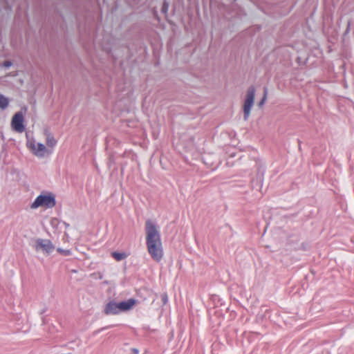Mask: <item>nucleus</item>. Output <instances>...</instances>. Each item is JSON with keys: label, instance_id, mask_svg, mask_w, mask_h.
I'll return each instance as SVG.
<instances>
[{"label": "nucleus", "instance_id": "nucleus-1", "mask_svg": "<svg viewBox=\"0 0 354 354\" xmlns=\"http://www.w3.org/2000/svg\"><path fill=\"white\" fill-rule=\"evenodd\" d=\"M26 147L37 158H44L50 155L57 145L53 133L47 128L37 133L34 137L26 135Z\"/></svg>", "mask_w": 354, "mask_h": 354}, {"label": "nucleus", "instance_id": "nucleus-2", "mask_svg": "<svg viewBox=\"0 0 354 354\" xmlns=\"http://www.w3.org/2000/svg\"><path fill=\"white\" fill-rule=\"evenodd\" d=\"M138 304V301L134 298H129L127 300L110 301L105 308V313L107 315H117L122 312H128L133 309Z\"/></svg>", "mask_w": 354, "mask_h": 354}, {"label": "nucleus", "instance_id": "nucleus-3", "mask_svg": "<svg viewBox=\"0 0 354 354\" xmlns=\"http://www.w3.org/2000/svg\"><path fill=\"white\" fill-rule=\"evenodd\" d=\"M55 205V195L52 192H43L30 205V208L32 210L38 208L51 209Z\"/></svg>", "mask_w": 354, "mask_h": 354}, {"label": "nucleus", "instance_id": "nucleus-4", "mask_svg": "<svg viewBox=\"0 0 354 354\" xmlns=\"http://www.w3.org/2000/svg\"><path fill=\"white\" fill-rule=\"evenodd\" d=\"M69 227L68 223L62 221L57 218H50L43 225V228L49 237L57 235L62 230H66Z\"/></svg>", "mask_w": 354, "mask_h": 354}, {"label": "nucleus", "instance_id": "nucleus-5", "mask_svg": "<svg viewBox=\"0 0 354 354\" xmlns=\"http://www.w3.org/2000/svg\"><path fill=\"white\" fill-rule=\"evenodd\" d=\"M145 239L147 250L153 258L155 257V222L149 219L145 223Z\"/></svg>", "mask_w": 354, "mask_h": 354}, {"label": "nucleus", "instance_id": "nucleus-6", "mask_svg": "<svg viewBox=\"0 0 354 354\" xmlns=\"http://www.w3.org/2000/svg\"><path fill=\"white\" fill-rule=\"evenodd\" d=\"M33 247L36 252L49 255L55 250V245L49 239L36 238L33 241Z\"/></svg>", "mask_w": 354, "mask_h": 354}, {"label": "nucleus", "instance_id": "nucleus-7", "mask_svg": "<svg viewBox=\"0 0 354 354\" xmlns=\"http://www.w3.org/2000/svg\"><path fill=\"white\" fill-rule=\"evenodd\" d=\"M12 130L17 133H22L25 130L24 113L19 111L12 116L10 123Z\"/></svg>", "mask_w": 354, "mask_h": 354}, {"label": "nucleus", "instance_id": "nucleus-8", "mask_svg": "<svg viewBox=\"0 0 354 354\" xmlns=\"http://www.w3.org/2000/svg\"><path fill=\"white\" fill-rule=\"evenodd\" d=\"M255 88L253 86L249 88L247 92L246 99L243 105L244 120H247L250 114L251 108L254 104Z\"/></svg>", "mask_w": 354, "mask_h": 354}, {"label": "nucleus", "instance_id": "nucleus-9", "mask_svg": "<svg viewBox=\"0 0 354 354\" xmlns=\"http://www.w3.org/2000/svg\"><path fill=\"white\" fill-rule=\"evenodd\" d=\"M111 256L117 261H122L125 259H127L129 256V254L126 252H113L111 253Z\"/></svg>", "mask_w": 354, "mask_h": 354}, {"label": "nucleus", "instance_id": "nucleus-10", "mask_svg": "<svg viewBox=\"0 0 354 354\" xmlns=\"http://www.w3.org/2000/svg\"><path fill=\"white\" fill-rule=\"evenodd\" d=\"M55 250L62 257H68L72 255V251L68 248L55 247Z\"/></svg>", "mask_w": 354, "mask_h": 354}, {"label": "nucleus", "instance_id": "nucleus-11", "mask_svg": "<svg viewBox=\"0 0 354 354\" xmlns=\"http://www.w3.org/2000/svg\"><path fill=\"white\" fill-rule=\"evenodd\" d=\"M9 104V100L8 97L4 96L2 94H0V109H5L8 107Z\"/></svg>", "mask_w": 354, "mask_h": 354}, {"label": "nucleus", "instance_id": "nucleus-12", "mask_svg": "<svg viewBox=\"0 0 354 354\" xmlns=\"http://www.w3.org/2000/svg\"><path fill=\"white\" fill-rule=\"evenodd\" d=\"M162 256H163L162 249L161 248L158 247V245L156 244V261H158L160 259H162Z\"/></svg>", "mask_w": 354, "mask_h": 354}, {"label": "nucleus", "instance_id": "nucleus-13", "mask_svg": "<svg viewBox=\"0 0 354 354\" xmlns=\"http://www.w3.org/2000/svg\"><path fill=\"white\" fill-rule=\"evenodd\" d=\"M267 95H268V90H267L266 88H265L263 98L259 102V107H261L264 104V103H265V102L266 101V99H267Z\"/></svg>", "mask_w": 354, "mask_h": 354}, {"label": "nucleus", "instance_id": "nucleus-14", "mask_svg": "<svg viewBox=\"0 0 354 354\" xmlns=\"http://www.w3.org/2000/svg\"><path fill=\"white\" fill-rule=\"evenodd\" d=\"M12 65V62L10 61H5L0 64V67L9 68Z\"/></svg>", "mask_w": 354, "mask_h": 354}, {"label": "nucleus", "instance_id": "nucleus-15", "mask_svg": "<svg viewBox=\"0 0 354 354\" xmlns=\"http://www.w3.org/2000/svg\"><path fill=\"white\" fill-rule=\"evenodd\" d=\"M169 8V4L165 2L162 6L161 11L164 14H167Z\"/></svg>", "mask_w": 354, "mask_h": 354}, {"label": "nucleus", "instance_id": "nucleus-16", "mask_svg": "<svg viewBox=\"0 0 354 354\" xmlns=\"http://www.w3.org/2000/svg\"><path fill=\"white\" fill-rule=\"evenodd\" d=\"M161 300L162 301V304L165 305L167 303L168 301V296L166 293H164V294H162L161 296Z\"/></svg>", "mask_w": 354, "mask_h": 354}, {"label": "nucleus", "instance_id": "nucleus-17", "mask_svg": "<svg viewBox=\"0 0 354 354\" xmlns=\"http://www.w3.org/2000/svg\"><path fill=\"white\" fill-rule=\"evenodd\" d=\"M64 237L66 240L68 239V234L67 233L66 231L64 232Z\"/></svg>", "mask_w": 354, "mask_h": 354}, {"label": "nucleus", "instance_id": "nucleus-18", "mask_svg": "<svg viewBox=\"0 0 354 354\" xmlns=\"http://www.w3.org/2000/svg\"><path fill=\"white\" fill-rule=\"evenodd\" d=\"M102 277H103L102 274H101V273H98V278H99V279H102Z\"/></svg>", "mask_w": 354, "mask_h": 354}, {"label": "nucleus", "instance_id": "nucleus-19", "mask_svg": "<svg viewBox=\"0 0 354 354\" xmlns=\"http://www.w3.org/2000/svg\"><path fill=\"white\" fill-rule=\"evenodd\" d=\"M9 75L15 76V74H8V75H6V76H9Z\"/></svg>", "mask_w": 354, "mask_h": 354}]
</instances>
